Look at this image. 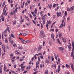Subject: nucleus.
Returning a JSON list of instances; mask_svg holds the SVG:
<instances>
[{
	"label": "nucleus",
	"mask_w": 74,
	"mask_h": 74,
	"mask_svg": "<svg viewBox=\"0 0 74 74\" xmlns=\"http://www.w3.org/2000/svg\"><path fill=\"white\" fill-rule=\"evenodd\" d=\"M58 48L59 49V50H60V51H64V48L62 47H59Z\"/></svg>",
	"instance_id": "obj_6"
},
{
	"label": "nucleus",
	"mask_w": 74,
	"mask_h": 74,
	"mask_svg": "<svg viewBox=\"0 0 74 74\" xmlns=\"http://www.w3.org/2000/svg\"><path fill=\"white\" fill-rule=\"evenodd\" d=\"M72 47L73 49H72V52L71 53V57H73V55H74V42H72Z\"/></svg>",
	"instance_id": "obj_1"
},
{
	"label": "nucleus",
	"mask_w": 74,
	"mask_h": 74,
	"mask_svg": "<svg viewBox=\"0 0 74 74\" xmlns=\"http://www.w3.org/2000/svg\"><path fill=\"white\" fill-rule=\"evenodd\" d=\"M7 69V67H6V66H5V64H4V69Z\"/></svg>",
	"instance_id": "obj_48"
},
{
	"label": "nucleus",
	"mask_w": 74,
	"mask_h": 74,
	"mask_svg": "<svg viewBox=\"0 0 74 74\" xmlns=\"http://www.w3.org/2000/svg\"><path fill=\"white\" fill-rule=\"evenodd\" d=\"M34 58L35 59H37V57H36V55H35L34 56Z\"/></svg>",
	"instance_id": "obj_53"
},
{
	"label": "nucleus",
	"mask_w": 74,
	"mask_h": 74,
	"mask_svg": "<svg viewBox=\"0 0 74 74\" xmlns=\"http://www.w3.org/2000/svg\"><path fill=\"white\" fill-rule=\"evenodd\" d=\"M2 48L3 49L4 52H5V50L4 49H5V47H4V46H2Z\"/></svg>",
	"instance_id": "obj_25"
},
{
	"label": "nucleus",
	"mask_w": 74,
	"mask_h": 74,
	"mask_svg": "<svg viewBox=\"0 0 74 74\" xmlns=\"http://www.w3.org/2000/svg\"><path fill=\"white\" fill-rule=\"evenodd\" d=\"M40 37L42 38H44L45 37V35H44V34H40Z\"/></svg>",
	"instance_id": "obj_8"
},
{
	"label": "nucleus",
	"mask_w": 74,
	"mask_h": 74,
	"mask_svg": "<svg viewBox=\"0 0 74 74\" xmlns=\"http://www.w3.org/2000/svg\"><path fill=\"white\" fill-rule=\"evenodd\" d=\"M51 60L52 61H53V60H54V58L52 57H51Z\"/></svg>",
	"instance_id": "obj_49"
},
{
	"label": "nucleus",
	"mask_w": 74,
	"mask_h": 74,
	"mask_svg": "<svg viewBox=\"0 0 74 74\" xmlns=\"http://www.w3.org/2000/svg\"><path fill=\"white\" fill-rule=\"evenodd\" d=\"M70 65L71 67V68L72 70L74 72V66H73V64L71 62L70 63Z\"/></svg>",
	"instance_id": "obj_3"
},
{
	"label": "nucleus",
	"mask_w": 74,
	"mask_h": 74,
	"mask_svg": "<svg viewBox=\"0 0 74 74\" xmlns=\"http://www.w3.org/2000/svg\"><path fill=\"white\" fill-rule=\"evenodd\" d=\"M49 44H50V45H51H51H52V42L50 41L49 42Z\"/></svg>",
	"instance_id": "obj_28"
},
{
	"label": "nucleus",
	"mask_w": 74,
	"mask_h": 74,
	"mask_svg": "<svg viewBox=\"0 0 74 74\" xmlns=\"http://www.w3.org/2000/svg\"><path fill=\"white\" fill-rule=\"evenodd\" d=\"M45 18L44 17L42 16V21H44V20H45Z\"/></svg>",
	"instance_id": "obj_33"
},
{
	"label": "nucleus",
	"mask_w": 74,
	"mask_h": 74,
	"mask_svg": "<svg viewBox=\"0 0 74 74\" xmlns=\"http://www.w3.org/2000/svg\"><path fill=\"white\" fill-rule=\"evenodd\" d=\"M24 36H27V34H26L25 33H24L23 34Z\"/></svg>",
	"instance_id": "obj_57"
},
{
	"label": "nucleus",
	"mask_w": 74,
	"mask_h": 74,
	"mask_svg": "<svg viewBox=\"0 0 74 74\" xmlns=\"http://www.w3.org/2000/svg\"><path fill=\"white\" fill-rule=\"evenodd\" d=\"M74 10V6H72L70 8V14H73V13H74V11H73V10Z\"/></svg>",
	"instance_id": "obj_2"
},
{
	"label": "nucleus",
	"mask_w": 74,
	"mask_h": 74,
	"mask_svg": "<svg viewBox=\"0 0 74 74\" xmlns=\"http://www.w3.org/2000/svg\"><path fill=\"white\" fill-rule=\"evenodd\" d=\"M43 24L44 25L45 23V20H44L43 21Z\"/></svg>",
	"instance_id": "obj_42"
},
{
	"label": "nucleus",
	"mask_w": 74,
	"mask_h": 74,
	"mask_svg": "<svg viewBox=\"0 0 74 74\" xmlns=\"http://www.w3.org/2000/svg\"><path fill=\"white\" fill-rule=\"evenodd\" d=\"M41 55V53H40L37 54H35V55L36 56H38V55Z\"/></svg>",
	"instance_id": "obj_29"
},
{
	"label": "nucleus",
	"mask_w": 74,
	"mask_h": 74,
	"mask_svg": "<svg viewBox=\"0 0 74 74\" xmlns=\"http://www.w3.org/2000/svg\"><path fill=\"white\" fill-rule=\"evenodd\" d=\"M11 44H13L14 43V41L12 40L11 41Z\"/></svg>",
	"instance_id": "obj_55"
},
{
	"label": "nucleus",
	"mask_w": 74,
	"mask_h": 74,
	"mask_svg": "<svg viewBox=\"0 0 74 74\" xmlns=\"http://www.w3.org/2000/svg\"><path fill=\"white\" fill-rule=\"evenodd\" d=\"M60 65H59L58 66V73H59V72L60 71Z\"/></svg>",
	"instance_id": "obj_11"
},
{
	"label": "nucleus",
	"mask_w": 74,
	"mask_h": 74,
	"mask_svg": "<svg viewBox=\"0 0 74 74\" xmlns=\"http://www.w3.org/2000/svg\"><path fill=\"white\" fill-rule=\"evenodd\" d=\"M65 23H62L61 25L62 26V27H63L64 26V27L65 26Z\"/></svg>",
	"instance_id": "obj_10"
},
{
	"label": "nucleus",
	"mask_w": 74,
	"mask_h": 74,
	"mask_svg": "<svg viewBox=\"0 0 74 74\" xmlns=\"http://www.w3.org/2000/svg\"><path fill=\"white\" fill-rule=\"evenodd\" d=\"M58 36L59 37L60 39H61V36H62V33L59 34Z\"/></svg>",
	"instance_id": "obj_16"
},
{
	"label": "nucleus",
	"mask_w": 74,
	"mask_h": 74,
	"mask_svg": "<svg viewBox=\"0 0 74 74\" xmlns=\"http://www.w3.org/2000/svg\"><path fill=\"white\" fill-rule=\"evenodd\" d=\"M10 36L11 37H12L13 38H15V36H14V34H11Z\"/></svg>",
	"instance_id": "obj_18"
},
{
	"label": "nucleus",
	"mask_w": 74,
	"mask_h": 74,
	"mask_svg": "<svg viewBox=\"0 0 74 74\" xmlns=\"http://www.w3.org/2000/svg\"><path fill=\"white\" fill-rule=\"evenodd\" d=\"M47 23L49 25V22L48 20H47Z\"/></svg>",
	"instance_id": "obj_54"
},
{
	"label": "nucleus",
	"mask_w": 74,
	"mask_h": 74,
	"mask_svg": "<svg viewBox=\"0 0 74 74\" xmlns=\"http://www.w3.org/2000/svg\"><path fill=\"white\" fill-rule=\"evenodd\" d=\"M6 10H5L4 12V14L5 16H6V15H7V13H8V12H7L6 14H5V13H6Z\"/></svg>",
	"instance_id": "obj_24"
},
{
	"label": "nucleus",
	"mask_w": 74,
	"mask_h": 74,
	"mask_svg": "<svg viewBox=\"0 0 74 74\" xmlns=\"http://www.w3.org/2000/svg\"><path fill=\"white\" fill-rule=\"evenodd\" d=\"M48 70H46L45 71V74H48Z\"/></svg>",
	"instance_id": "obj_21"
},
{
	"label": "nucleus",
	"mask_w": 74,
	"mask_h": 74,
	"mask_svg": "<svg viewBox=\"0 0 74 74\" xmlns=\"http://www.w3.org/2000/svg\"><path fill=\"white\" fill-rule=\"evenodd\" d=\"M20 22H23V20H22L21 21H20Z\"/></svg>",
	"instance_id": "obj_64"
},
{
	"label": "nucleus",
	"mask_w": 74,
	"mask_h": 74,
	"mask_svg": "<svg viewBox=\"0 0 74 74\" xmlns=\"http://www.w3.org/2000/svg\"><path fill=\"white\" fill-rule=\"evenodd\" d=\"M24 16L25 17V18H26V19H27V18H29V17H28V16H26L25 15Z\"/></svg>",
	"instance_id": "obj_52"
},
{
	"label": "nucleus",
	"mask_w": 74,
	"mask_h": 74,
	"mask_svg": "<svg viewBox=\"0 0 74 74\" xmlns=\"http://www.w3.org/2000/svg\"><path fill=\"white\" fill-rule=\"evenodd\" d=\"M20 66L21 67V68H25V66H22L21 65H20Z\"/></svg>",
	"instance_id": "obj_51"
},
{
	"label": "nucleus",
	"mask_w": 74,
	"mask_h": 74,
	"mask_svg": "<svg viewBox=\"0 0 74 74\" xmlns=\"http://www.w3.org/2000/svg\"><path fill=\"white\" fill-rule=\"evenodd\" d=\"M13 24L14 25H16V20H15L13 22Z\"/></svg>",
	"instance_id": "obj_40"
},
{
	"label": "nucleus",
	"mask_w": 74,
	"mask_h": 74,
	"mask_svg": "<svg viewBox=\"0 0 74 74\" xmlns=\"http://www.w3.org/2000/svg\"><path fill=\"white\" fill-rule=\"evenodd\" d=\"M62 39L64 42H65V41H64V38H63V37H62Z\"/></svg>",
	"instance_id": "obj_47"
},
{
	"label": "nucleus",
	"mask_w": 74,
	"mask_h": 74,
	"mask_svg": "<svg viewBox=\"0 0 74 74\" xmlns=\"http://www.w3.org/2000/svg\"><path fill=\"white\" fill-rule=\"evenodd\" d=\"M56 6V4H55L53 5V7L54 8H55V7Z\"/></svg>",
	"instance_id": "obj_37"
},
{
	"label": "nucleus",
	"mask_w": 74,
	"mask_h": 74,
	"mask_svg": "<svg viewBox=\"0 0 74 74\" xmlns=\"http://www.w3.org/2000/svg\"><path fill=\"white\" fill-rule=\"evenodd\" d=\"M57 40L58 41V42L59 44H60L61 45L62 44V43H61V42L60 41V40H59V39H57Z\"/></svg>",
	"instance_id": "obj_9"
},
{
	"label": "nucleus",
	"mask_w": 74,
	"mask_h": 74,
	"mask_svg": "<svg viewBox=\"0 0 74 74\" xmlns=\"http://www.w3.org/2000/svg\"><path fill=\"white\" fill-rule=\"evenodd\" d=\"M11 38H12L11 37H9V41L11 40Z\"/></svg>",
	"instance_id": "obj_59"
},
{
	"label": "nucleus",
	"mask_w": 74,
	"mask_h": 74,
	"mask_svg": "<svg viewBox=\"0 0 74 74\" xmlns=\"http://www.w3.org/2000/svg\"><path fill=\"white\" fill-rule=\"evenodd\" d=\"M54 67L55 69L56 68V64H54Z\"/></svg>",
	"instance_id": "obj_56"
},
{
	"label": "nucleus",
	"mask_w": 74,
	"mask_h": 74,
	"mask_svg": "<svg viewBox=\"0 0 74 74\" xmlns=\"http://www.w3.org/2000/svg\"><path fill=\"white\" fill-rule=\"evenodd\" d=\"M48 6L49 8H50V9H51V7H52V4H51L50 6L49 5H48Z\"/></svg>",
	"instance_id": "obj_20"
},
{
	"label": "nucleus",
	"mask_w": 74,
	"mask_h": 74,
	"mask_svg": "<svg viewBox=\"0 0 74 74\" xmlns=\"http://www.w3.org/2000/svg\"><path fill=\"white\" fill-rule=\"evenodd\" d=\"M41 29H42V28H43V26L42 25V23H41Z\"/></svg>",
	"instance_id": "obj_36"
},
{
	"label": "nucleus",
	"mask_w": 74,
	"mask_h": 74,
	"mask_svg": "<svg viewBox=\"0 0 74 74\" xmlns=\"http://www.w3.org/2000/svg\"><path fill=\"white\" fill-rule=\"evenodd\" d=\"M7 29V30L8 32H9V33H10V29H9V27H7V29Z\"/></svg>",
	"instance_id": "obj_14"
},
{
	"label": "nucleus",
	"mask_w": 74,
	"mask_h": 74,
	"mask_svg": "<svg viewBox=\"0 0 74 74\" xmlns=\"http://www.w3.org/2000/svg\"><path fill=\"white\" fill-rule=\"evenodd\" d=\"M40 34H44V32L42 31H41L40 32Z\"/></svg>",
	"instance_id": "obj_30"
},
{
	"label": "nucleus",
	"mask_w": 74,
	"mask_h": 74,
	"mask_svg": "<svg viewBox=\"0 0 74 74\" xmlns=\"http://www.w3.org/2000/svg\"><path fill=\"white\" fill-rule=\"evenodd\" d=\"M7 29H6L2 33V34H3V33H4V34H7Z\"/></svg>",
	"instance_id": "obj_12"
},
{
	"label": "nucleus",
	"mask_w": 74,
	"mask_h": 74,
	"mask_svg": "<svg viewBox=\"0 0 74 74\" xmlns=\"http://www.w3.org/2000/svg\"><path fill=\"white\" fill-rule=\"evenodd\" d=\"M2 18H1V19L2 20V22H3V21H4V17L2 16Z\"/></svg>",
	"instance_id": "obj_19"
},
{
	"label": "nucleus",
	"mask_w": 74,
	"mask_h": 74,
	"mask_svg": "<svg viewBox=\"0 0 74 74\" xmlns=\"http://www.w3.org/2000/svg\"><path fill=\"white\" fill-rule=\"evenodd\" d=\"M5 2H3V4L2 5V8H3V7H4V5H5Z\"/></svg>",
	"instance_id": "obj_23"
},
{
	"label": "nucleus",
	"mask_w": 74,
	"mask_h": 74,
	"mask_svg": "<svg viewBox=\"0 0 74 74\" xmlns=\"http://www.w3.org/2000/svg\"><path fill=\"white\" fill-rule=\"evenodd\" d=\"M67 11H65V13H64V15L65 16H66V15H67Z\"/></svg>",
	"instance_id": "obj_34"
},
{
	"label": "nucleus",
	"mask_w": 74,
	"mask_h": 74,
	"mask_svg": "<svg viewBox=\"0 0 74 74\" xmlns=\"http://www.w3.org/2000/svg\"><path fill=\"white\" fill-rule=\"evenodd\" d=\"M48 26H49V25L48 24H46V27H47V30H48Z\"/></svg>",
	"instance_id": "obj_39"
},
{
	"label": "nucleus",
	"mask_w": 74,
	"mask_h": 74,
	"mask_svg": "<svg viewBox=\"0 0 74 74\" xmlns=\"http://www.w3.org/2000/svg\"><path fill=\"white\" fill-rule=\"evenodd\" d=\"M67 47L69 49H70L71 48V45H67Z\"/></svg>",
	"instance_id": "obj_15"
},
{
	"label": "nucleus",
	"mask_w": 74,
	"mask_h": 74,
	"mask_svg": "<svg viewBox=\"0 0 74 74\" xmlns=\"http://www.w3.org/2000/svg\"><path fill=\"white\" fill-rule=\"evenodd\" d=\"M23 42L24 44H26V43H27V42L26 41L24 40Z\"/></svg>",
	"instance_id": "obj_44"
},
{
	"label": "nucleus",
	"mask_w": 74,
	"mask_h": 74,
	"mask_svg": "<svg viewBox=\"0 0 74 74\" xmlns=\"http://www.w3.org/2000/svg\"><path fill=\"white\" fill-rule=\"evenodd\" d=\"M60 58H58V62H59L60 64Z\"/></svg>",
	"instance_id": "obj_50"
},
{
	"label": "nucleus",
	"mask_w": 74,
	"mask_h": 74,
	"mask_svg": "<svg viewBox=\"0 0 74 74\" xmlns=\"http://www.w3.org/2000/svg\"><path fill=\"white\" fill-rule=\"evenodd\" d=\"M70 19V17L69 16L67 18V21H69Z\"/></svg>",
	"instance_id": "obj_32"
},
{
	"label": "nucleus",
	"mask_w": 74,
	"mask_h": 74,
	"mask_svg": "<svg viewBox=\"0 0 74 74\" xmlns=\"http://www.w3.org/2000/svg\"><path fill=\"white\" fill-rule=\"evenodd\" d=\"M13 12L14 16H15V15L16 14V13H15V10H13Z\"/></svg>",
	"instance_id": "obj_26"
},
{
	"label": "nucleus",
	"mask_w": 74,
	"mask_h": 74,
	"mask_svg": "<svg viewBox=\"0 0 74 74\" xmlns=\"http://www.w3.org/2000/svg\"><path fill=\"white\" fill-rule=\"evenodd\" d=\"M5 42L6 44H8V40H7V38H5Z\"/></svg>",
	"instance_id": "obj_13"
},
{
	"label": "nucleus",
	"mask_w": 74,
	"mask_h": 74,
	"mask_svg": "<svg viewBox=\"0 0 74 74\" xmlns=\"http://www.w3.org/2000/svg\"><path fill=\"white\" fill-rule=\"evenodd\" d=\"M26 41L27 42H30L31 41L29 40V39H27L26 40Z\"/></svg>",
	"instance_id": "obj_31"
},
{
	"label": "nucleus",
	"mask_w": 74,
	"mask_h": 74,
	"mask_svg": "<svg viewBox=\"0 0 74 74\" xmlns=\"http://www.w3.org/2000/svg\"><path fill=\"white\" fill-rule=\"evenodd\" d=\"M58 29H56V33H57V32H58Z\"/></svg>",
	"instance_id": "obj_62"
},
{
	"label": "nucleus",
	"mask_w": 74,
	"mask_h": 74,
	"mask_svg": "<svg viewBox=\"0 0 74 74\" xmlns=\"http://www.w3.org/2000/svg\"><path fill=\"white\" fill-rule=\"evenodd\" d=\"M42 46L39 45V46L38 51H41V49H42Z\"/></svg>",
	"instance_id": "obj_4"
},
{
	"label": "nucleus",
	"mask_w": 74,
	"mask_h": 74,
	"mask_svg": "<svg viewBox=\"0 0 74 74\" xmlns=\"http://www.w3.org/2000/svg\"><path fill=\"white\" fill-rule=\"evenodd\" d=\"M51 36L52 38L53 39V41H55V38H54V35H53V34H51Z\"/></svg>",
	"instance_id": "obj_7"
},
{
	"label": "nucleus",
	"mask_w": 74,
	"mask_h": 74,
	"mask_svg": "<svg viewBox=\"0 0 74 74\" xmlns=\"http://www.w3.org/2000/svg\"><path fill=\"white\" fill-rule=\"evenodd\" d=\"M27 5H28V3L27 2H26L25 3V7H26Z\"/></svg>",
	"instance_id": "obj_38"
},
{
	"label": "nucleus",
	"mask_w": 74,
	"mask_h": 74,
	"mask_svg": "<svg viewBox=\"0 0 74 74\" xmlns=\"http://www.w3.org/2000/svg\"><path fill=\"white\" fill-rule=\"evenodd\" d=\"M19 49H23V48H22V47H19Z\"/></svg>",
	"instance_id": "obj_61"
},
{
	"label": "nucleus",
	"mask_w": 74,
	"mask_h": 74,
	"mask_svg": "<svg viewBox=\"0 0 74 74\" xmlns=\"http://www.w3.org/2000/svg\"><path fill=\"white\" fill-rule=\"evenodd\" d=\"M43 17H44V18H47V14H45Z\"/></svg>",
	"instance_id": "obj_45"
},
{
	"label": "nucleus",
	"mask_w": 74,
	"mask_h": 74,
	"mask_svg": "<svg viewBox=\"0 0 74 74\" xmlns=\"http://www.w3.org/2000/svg\"><path fill=\"white\" fill-rule=\"evenodd\" d=\"M46 63H49V60H46L45 61Z\"/></svg>",
	"instance_id": "obj_22"
},
{
	"label": "nucleus",
	"mask_w": 74,
	"mask_h": 74,
	"mask_svg": "<svg viewBox=\"0 0 74 74\" xmlns=\"http://www.w3.org/2000/svg\"><path fill=\"white\" fill-rule=\"evenodd\" d=\"M67 11H70V9L69 8H67Z\"/></svg>",
	"instance_id": "obj_35"
},
{
	"label": "nucleus",
	"mask_w": 74,
	"mask_h": 74,
	"mask_svg": "<svg viewBox=\"0 0 74 74\" xmlns=\"http://www.w3.org/2000/svg\"><path fill=\"white\" fill-rule=\"evenodd\" d=\"M27 71H24V72L23 73H27Z\"/></svg>",
	"instance_id": "obj_60"
},
{
	"label": "nucleus",
	"mask_w": 74,
	"mask_h": 74,
	"mask_svg": "<svg viewBox=\"0 0 74 74\" xmlns=\"http://www.w3.org/2000/svg\"><path fill=\"white\" fill-rule=\"evenodd\" d=\"M13 45L14 47H17V46L16 45V44H14Z\"/></svg>",
	"instance_id": "obj_41"
},
{
	"label": "nucleus",
	"mask_w": 74,
	"mask_h": 74,
	"mask_svg": "<svg viewBox=\"0 0 74 74\" xmlns=\"http://www.w3.org/2000/svg\"><path fill=\"white\" fill-rule=\"evenodd\" d=\"M36 68H38V69H39V66L38 65V63H37V62H36Z\"/></svg>",
	"instance_id": "obj_17"
},
{
	"label": "nucleus",
	"mask_w": 74,
	"mask_h": 74,
	"mask_svg": "<svg viewBox=\"0 0 74 74\" xmlns=\"http://www.w3.org/2000/svg\"><path fill=\"white\" fill-rule=\"evenodd\" d=\"M38 73V71H35V72H34L33 74H37V73Z\"/></svg>",
	"instance_id": "obj_43"
},
{
	"label": "nucleus",
	"mask_w": 74,
	"mask_h": 74,
	"mask_svg": "<svg viewBox=\"0 0 74 74\" xmlns=\"http://www.w3.org/2000/svg\"><path fill=\"white\" fill-rule=\"evenodd\" d=\"M57 15L58 17H59L61 15V12H60L58 13V12H57Z\"/></svg>",
	"instance_id": "obj_5"
},
{
	"label": "nucleus",
	"mask_w": 74,
	"mask_h": 74,
	"mask_svg": "<svg viewBox=\"0 0 74 74\" xmlns=\"http://www.w3.org/2000/svg\"><path fill=\"white\" fill-rule=\"evenodd\" d=\"M15 11L16 12H18V10H17V8H16Z\"/></svg>",
	"instance_id": "obj_58"
},
{
	"label": "nucleus",
	"mask_w": 74,
	"mask_h": 74,
	"mask_svg": "<svg viewBox=\"0 0 74 74\" xmlns=\"http://www.w3.org/2000/svg\"><path fill=\"white\" fill-rule=\"evenodd\" d=\"M11 7H12H12H13V4H11Z\"/></svg>",
	"instance_id": "obj_63"
},
{
	"label": "nucleus",
	"mask_w": 74,
	"mask_h": 74,
	"mask_svg": "<svg viewBox=\"0 0 74 74\" xmlns=\"http://www.w3.org/2000/svg\"><path fill=\"white\" fill-rule=\"evenodd\" d=\"M66 67H67V68H68V67H69V68H70V65H69L67 64H66Z\"/></svg>",
	"instance_id": "obj_27"
},
{
	"label": "nucleus",
	"mask_w": 74,
	"mask_h": 74,
	"mask_svg": "<svg viewBox=\"0 0 74 74\" xmlns=\"http://www.w3.org/2000/svg\"><path fill=\"white\" fill-rule=\"evenodd\" d=\"M52 32H53V31H54V29H51L50 30V32H52Z\"/></svg>",
	"instance_id": "obj_46"
}]
</instances>
